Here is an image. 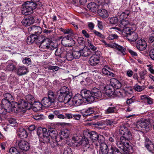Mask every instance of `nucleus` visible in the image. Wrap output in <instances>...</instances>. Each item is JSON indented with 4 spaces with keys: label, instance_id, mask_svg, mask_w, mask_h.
<instances>
[{
    "label": "nucleus",
    "instance_id": "obj_1",
    "mask_svg": "<svg viewBox=\"0 0 154 154\" xmlns=\"http://www.w3.org/2000/svg\"><path fill=\"white\" fill-rule=\"evenodd\" d=\"M82 94L88 103L93 102L95 98H100L102 96L100 90L96 88H93L91 90H88L86 89H83L82 90Z\"/></svg>",
    "mask_w": 154,
    "mask_h": 154
},
{
    "label": "nucleus",
    "instance_id": "obj_2",
    "mask_svg": "<svg viewBox=\"0 0 154 154\" xmlns=\"http://www.w3.org/2000/svg\"><path fill=\"white\" fill-rule=\"evenodd\" d=\"M84 139L85 140L83 141V145L86 147V148H89V143L88 138L91 139L92 141L94 142H95L97 139L99 135L95 131L89 132L86 131L84 134Z\"/></svg>",
    "mask_w": 154,
    "mask_h": 154
},
{
    "label": "nucleus",
    "instance_id": "obj_3",
    "mask_svg": "<svg viewBox=\"0 0 154 154\" xmlns=\"http://www.w3.org/2000/svg\"><path fill=\"white\" fill-rule=\"evenodd\" d=\"M37 4L32 2L27 1L23 5L22 13L24 15H29L33 12V9L37 7Z\"/></svg>",
    "mask_w": 154,
    "mask_h": 154
},
{
    "label": "nucleus",
    "instance_id": "obj_4",
    "mask_svg": "<svg viewBox=\"0 0 154 154\" xmlns=\"http://www.w3.org/2000/svg\"><path fill=\"white\" fill-rule=\"evenodd\" d=\"M40 41H39L38 44H40L39 48L43 50H47L50 49V40L48 38H45L41 35V38Z\"/></svg>",
    "mask_w": 154,
    "mask_h": 154
},
{
    "label": "nucleus",
    "instance_id": "obj_5",
    "mask_svg": "<svg viewBox=\"0 0 154 154\" xmlns=\"http://www.w3.org/2000/svg\"><path fill=\"white\" fill-rule=\"evenodd\" d=\"M83 98L85 99L82 94V91L81 94H77L75 95L71 100V104L76 106L81 105L83 102Z\"/></svg>",
    "mask_w": 154,
    "mask_h": 154
},
{
    "label": "nucleus",
    "instance_id": "obj_6",
    "mask_svg": "<svg viewBox=\"0 0 154 154\" xmlns=\"http://www.w3.org/2000/svg\"><path fill=\"white\" fill-rule=\"evenodd\" d=\"M150 125V122L148 121L141 120L137 122L136 127L139 129L144 128L146 131H148Z\"/></svg>",
    "mask_w": 154,
    "mask_h": 154
},
{
    "label": "nucleus",
    "instance_id": "obj_7",
    "mask_svg": "<svg viewBox=\"0 0 154 154\" xmlns=\"http://www.w3.org/2000/svg\"><path fill=\"white\" fill-rule=\"evenodd\" d=\"M72 94L71 92L68 93L64 95L59 96L58 100L60 102H64L65 103H67L72 100Z\"/></svg>",
    "mask_w": 154,
    "mask_h": 154
},
{
    "label": "nucleus",
    "instance_id": "obj_8",
    "mask_svg": "<svg viewBox=\"0 0 154 154\" xmlns=\"http://www.w3.org/2000/svg\"><path fill=\"white\" fill-rule=\"evenodd\" d=\"M18 147L23 151H26L30 148L29 143L26 141L24 140H21L17 142Z\"/></svg>",
    "mask_w": 154,
    "mask_h": 154
},
{
    "label": "nucleus",
    "instance_id": "obj_9",
    "mask_svg": "<svg viewBox=\"0 0 154 154\" xmlns=\"http://www.w3.org/2000/svg\"><path fill=\"white\" fill-rule=\"evenodd\" d=\"M48 131L49 135L51 137V138L54 140V141H55V142H54V146H57L58 142L57 139L58 134L57 131L55 128H50L48 129Z\"/></svg>",
    "mask_w": 154,
    "mask_h": 154
},
{
    "label": "nucleus",
    "instance_id": "obj_10",
    "mask_svg": "<svg viewBox=\"0 0 154 154\" xmlns=\"http://www.w3.org/2000/svg\"><path fill=\"white\" fill-rule=\"evenodd\" d=\"M41 38V35L38 36L36 35L32 34V35L29 36L27 39V43L28 44H30L35 42L38 44L39 41H40Z\"/></svg>",
    "mask_w": 154,
    "mask_h": 154
},
{
    "label": "nucleus",
    "instance_id": "obj_11",
    "mask_svg": "<svg viewBox=\"0 0 154 154\" xmlns=\"http://www.w3.org/2000/svg\"><path fill=\"white\" fill-rule=\"evenodd\" d=\"M100 54H98L96 53L90 58L89 61V63L92 66H94L98 64L100 61Z\"/></svg>",
    "mask_w": 154,
    "mask_h": 154
},
{
    "label": "nucleus",
    "instance_id": "obj_12",
    "mask_svg": "<svg viewBox=\"0 0 154 154\" xmlns=\"http://www.w3.org/2000/svg\"><path fill=\"white\" fill-rule=\"evenodd\" d=\"M35 22V19L34 17L30 15L27 17L25 18L22 21L21 23L24 26H30L33 24Z\"/></svg>",
    "mask_w": 154,
    "mask_h": 154
},
{
    "label": "nucleus",
    "instance_id": "obj_13",
    "mask_svg": "<svg viewBox=\"0 0 154 154\" xmlns=\"http://www.w3.org/2000/svg\"><path fill=\"white\" fill-rule=\"evenodd\" d=\"M28 30L29 32L31 34L35 33V35L40 34L42 31L41 27L38 26H32L29 27Z\"/></svg>",
    "mask_w": 154,
    "mask_h": 154
},
{
    "label": "nucleus",
    "instance_id": "obj_14",
    "mask_svg": "<svg viewBox=\"0 0 154 154\" xmlns=\"http://www.w3.org/2000/svg\"><path fill=\"white\" fill-rule=\"evenodd\" d=\"M11 102L5 99H2V100L1 104L8 112H10L12 111V105L11 103Z\"/></svg>",
    "mask_w": 154,
    "mask_h": 154
},
{
    "label": "nucleus",
    "instance_id": "obj_15",
    "mask_svg": "<svg viewBox=\"0 0 154 154\" xmlns=\"http://www.w3.org/2000/svg\"><path fill=\"white\" fill-rule=\"evenodd\" d=\"M147 46L146 42L143 40L141 39L137 42L136 47L137 49L140 51L145 50Z\"/></svg>",
    "mask_w": 154,
    "mask_h": 154
},
{
    "label": "nucleus",
    "instance_id": "obj_16",
    "mask_svg": "<svg viewBox=\"0 0 154 154\" xmlns=\"http://www.w3.org/2000/svg\"><path fill=\"white\" fill-rule=\"evenodd\" d=\"M144 144L145 147L149 151L152 152L154 150V145L147 137L145 138Z\"/></svg>",
    "mask_w": 154,
    "mask_h": 154
},
{
    "label": "nucleus",
    "instance_id": "obj_17",
    "mask_svg": "<svg viewBox=\"0 0 154 154\" xmlns=\"http://www.w3.org/2000/svg\"><path fill=\"white\" fill-rule=\"evenodd\" d=\"M110 84L111 86L114 88L119 89L122 87L121 82L116 79L112 78L110 80Z\"/></svg>",
    "mask_w": 154,
    "mask_h": 154
},
{
    "label": "nucleus",
    "instance_id": "obj_18",
    "mask_svg": "<svg viewBox=\"0 0 154 154\" xmlns=\"http://www.w3.org/2000/svg\"><path fill=\"white\" fill-rule=\"evenodd\" d=\"M125 37L130 42H135L138 38V35L137 34L134 32H131L129 34L125 35Z\"/></svg>",
    "mask_w": 154,
    "mask_h": 154
},
{
    "label": "nucleus",
    "instance_id": "obj_19",
    "mask_svg": "<svg viewBox=\"0 0 154 154\" xmlns=\"http://www.w3.org/2000/svg\"><path fill=\"white\" fill-rule=\"evenodd\" d=\"M43 131H44V133H43V135L40 137L41 139L40 140L43 143H48L50 140L49 134H48L47 129H44Z\"/></svg>",
    "mask_w": 154,
    "mask_h": 154
},
{
    "label": "nucleus",
    "instance_id": "obj_20",
    "mask_svg": "<svg viewBox=\"0 0 154 154\" xmlns=\"http://www.w3.org/2000/svg\"><path fill=\"white\" fill-rule=\"evenodd\" d=\"M26 100L28 103L29 107L32 106L35 102V100L34 97L31 94H28L26 96Z\"/></svg>",
    "mask_w": 154,
    "mask_h": 154
},
{
    "label": "nucleus",
    "instance_id": "obj_21",
    "mask_svg": "<svg viewBox=\"0 0 154 154\" xmlns=\"http://www.w3.org/2000/svg\"><path fill=\"white\" fill-rule=\"evenodd\" d=\"M16 103L19 106V107H21L22 109L25 108L28 109L30 108L27 102L23 99H20Z\"/></svg>",
    "mask_w": 154,
    "mask_h": 154
},
{
    "label": "nucleus",
    "instance_id": "obj_22",
    "mask_svg": "<svg viewBox=\"0 0 154 154\" xmlns=\"http://www.w3.org/2000/svg\"><path fill=\"white\" fill-rule=\"evenodd\" d=\"M109 70H111L110 67L106 65H105L102 70V72L106 75H109L112 77L115 76V74L112 72H110Z\"/></svg>",
    "mask_w": 154,
    "mask_h": 154
},
{
    "label": "nucleus",
    "instance_id": "obj_23",
    "mask_svg": "<svg viewBox=\"0 0 154 154\" xmlns=\"http://www.w3.org/2000/svg\"><path fill=\"white\" fill-rule=\"evenodd\" d=\"M17 70V74L20 76L26 74L29 72L27 69L24 66L18 67Z\"/></svg>",
    "mask_w": 154,
    "mask_h": 154
},
{
    "label": "nucleus",
    "instance_id": "obj_24",
    "mask_svg": "<svg viewBox=\"0 0 154 154\" xmlns=\"http://www.w3.org/2000/svg\"><path fill=\"white\" fill-rule=\"evenodd\" d=\"M97 13L101 17L103 18H106L109 16L108 13L104 9H99L97 10Z\"/></svg>",
    "mask_w": 154,
    "mask_h": 154
},
{
    "label": "nucleus",
    "instance_id": "obj_25",
    "mask_svg": "<svg viewBox=\"0 0 154 154\" xmlns=\"http://www.w3.org/2000/svg\"><path fill=\"white\" fill-rule=\"evenodd\" d=\"M78 137H73L72 138V142L73 144V145L74 146H80L81 144L82 145V146L83 148H86V147H85L83 145V141L82 142L80 140H78ZM85 140L84 138L83 139L82 141L83 140Z\"/></svg>",
    "mask_w": 154,
    "mask_h": 154
},
{
    "label": "nucleus",
    "instance_id": "obj_26",
    "mask_svg": "<svg viewBox=\"0 0 154 154\" xmlns=\"http://www.w3.org/2000/svg\"><path fill=\"white\" fill-rule=\"evenodd\" d=\"M18 135L21 138H26L28 136V134L26 131L23 128L19 129L18 131Z\"/></svg>",
    "mask_w": 154,
    "mask_h": 154
},
{
    "label": "nucleus",
    "instance_id": "obj_27",
    "mask_svg": "<svg viewBox=\"0 0 154 154\" xmlns=\"http://www.w3.org/2000/svg\"><path fill=\"white\" fill-rule=\"evenodd\" d=\"M68 93H70L69 91L68 88L66 86H64L62 87L59 91L57 95L58 97L59 96H63Z\"/></svg>",
    "mask_w": 154,
    "mask_h": 154
},
{
    "label": "nucleus",
    "instance_id": "obj_28",
    "mask_svg": "<svg viewBox=\"0 0 154 154\" xmlns=\"http://www.w3.org/2000/svg\"><path fill=\"white\" fill-rule=\"evenodd\" d=\"M42 104L43 106L45 107H48L51 105V103H53L51 100L47 97L44 98L41 100Z\"/></svg>",
    "mask_w": 154,
    "mask_h": 154
},
{
    "label": "nucleus",
    "instance_id": "obj_29",
    "mask_svg": "<svg viewBox=\"0 0 154 154\" xmlns=\"http://www.w3.org/2000/svg\"><path fill=\"white\" fill-rule=\"evenodd\" d=\"M69 135V132L68 130L66 129L61 131L60 134V138L61 140L67 138Z\"/></svg>",
    "mask_w": 154,
    "mask_h": 154
},
{
    "label": "nucleus",
    "instance_id": "obj_30",
    "mask_svg": "<svg viewBox=\"0 0 154 154\" xmlns=\"http://www.w3.org/2000/svg\"><path fill=\"white\" fill-rule=\"evenodd\" d=\"M122 135L123 136L120 137L121 140H122L124 139L125 140V141L126 140H131L132 138L131 133L128 130Z\"/></svg>",
    "mask_w": 154,
    "mask_h": 154
},
{
    "label": "nucleus",
    "instance_id": "obj_31",
    "mask_svg": "<svg viewBox=\"0 0 154 154\" xmlns=\"http://www.w3.org/2000/svg\"><path fill=\"white\" fill-rule=\"evenodd\" d=\"M96 141V143H94V144L96 147H97L99 146H100V144H105L104 143V137L103 136L101 135H99V136L97 138Z\"/></svg>",
    "mask_w": 154,
    "mask_h": 154
},
{
    "label": "nucleus",
    "instance_id": "obj_32",
    "mask_svg": "<svg viewBox=\"0 0 154 154\" xmlns=\"http://www.w3.org/2000/svg\"><path fill=\"white\" fill-rule=\"evenodd\" d=\"M126 141L125 140H121V137H120V139L117 141L116 144L117 146L123 151V150L125 149V143Z\"/></svg>",
    "mask_w": 154,
    "mask_h": 154
},
{
    "label": "nucleus",
    "instance_id": "obj_33",
    "mask_svg": "<svg viewBox=\"0 0 154 154\" xmlns=\"http://www.w3.org/2000/svg\"><path fill=\"white\" fill-rule=\"evenodd\" d=\"M105 93L106 94L109 96H112L114 94V88L110 86H107L106 87Z\"/></svg>",
    "mask_w": 154,
    "mask_h": 154
},
{
    "label": "nucleus",
    "instance_id": "obj_34",
    "mask_svg": "<svg viewBox=\"0 0 154 154\" xmlns=\"http://www.w3.org/2000/svg\"><path fill=\"white\" fill-rule=\"evenodd\" d=\"M118 153L121 154L119 150L115 147L111 146L109 149H108V152L107 154H117Z\"/></svg>",
    "mask_w": 154,
    "mask_h": 154
},
{
    "label": "nucleus",
    "instance_id": "obj_35",
    "mask_svg": "<svg viewBox=\"0 0 154 154\" xmlns=\"http://www.w3.org/2000/svg\"><path fill=\"white\" fill-rule=\"evenodd\" d=\"M98 7V6L94 2H91L87 5V8L93 12L96 11Z\"/></svg>",
    "mask_w": 154,
    "mask_h": 154
},
{
    "label": "nucleus",
    "instance_id": "obj_36",
    "mask_svg": "<svg viewBox=\"0 0 154 154\" xmlns=\"http://www.w3.org/2000/svg\"><path fill=\"white\" fill-rule=\"evenodd\" d=\"M100 153L107 154L108 152V148L106 144H102L100 145Z\"/></svg>",
    "mask_w": 154,
    "mask_h": 154
},
{
    "label": "nucleus",
    "instance_id": "obj_37",
    "mask_svg": "<svg viewBox=\"0 0 154 154\" xmlns=\"http://www.w3.org/2000/svg\"><path fill=\"white\" fill-rule=\"evenodd\" d=\"M66 52L64 47H58L56 50L55 54L56 56L60 57L61 54H64Z\"/></svg>",
    "mask_w": 154,
    "mask_h": 154
},
{
    "label": "nucleus",
    "instance_id": "obj_38",
    "mask_svg": "<svg viewBox=\"0 0 154 154\" xmlns=\"http://www.w3.org/2000/svg\"><path fill=\"white\" fill-rule=\"evenodd\" d=\"M105 113L106 114H109L113 113H116V107H108L107 109L105 110Z\"/></svg>",
    "mask_w": 154,
    "mask_h": 154
},
{
    "label": "nucleus",
    "instance_id": "obj_39",
    "mask_svg": "<svg viewBox=\"0 0 154 154\" xmlns=\"http://www.w3.org/2000/svg\"><path fill=\"white\" fill-rule=\"evenodd\" d=\"M80 50L82 56L85 57L90 54V52L87 47H84L83 49Z\"/></svg>",
    "mask_w": 154,
    "mask_h": 154
},
{
    "label": "nucleus",
    "instance_id": "obj_40",
    "mask_svg": "<svg viewBox=\"0 0 154 154\" xmlns=\"http://www.w3.org/2000/svg\"><path fill=\"white\" fill-rule=\"evenodd\" d=\"M4 98L3 99H5L12 102H13L14 100L13 97L12 95L9 93H6L4 94Z\"/></svg>",
    "mask_w": 154,
    "mask_h": 154
},
{
    "label": "nucleus",
    "instance_id": "obj_41",
    "mask_svg": "<svg viewBox=\"0 0 154 154\" xmlns=\"http://www.w3.org/2000/svg\"><path fill=\"white\" fill-rule=\"evenodd\" d=\"M131 28L128 26L122 28V31H123V35L125 38V35H127V34H129L131 32Z\"/></svg>",
    "mask_w": 154,
    "mask_h": 154
},
{
    "label": "nucleus",
    "instance_id": "obj_42",
    "mask_svg": "<svg viewBox=\"0 0 154 154\" xmlns=\"http://www.w3.org/2000/svg\"><path fill=\"white\" fill-rule=\"evenodd\" d=\"M48 98L51 100V101L54 102L55 96L52 91H49L48 93Z\"/></svg>",
    "mask_w": 154,
    "mask_h": 154
},
{
    "label": "nucleus",
    "instance_id": "obj_43",
    "mask_svg": "<svg viewBox=\"0 0 154 154\" xmlns=\"http://www.w3.org/2000/svg\"><path fill=\"white\" fill-rule=\"evenodd\" d=\"M19 106L18 105L16 107L15 106H14L13 107V106L12 107V111L11 112H14L15 113L19 112H21L22 111V108L21 107H19Z\"/></svg>",
    "mask_w": 154,
    "mask_h": 154
},
{
    "label": "nucleus",
    "instance_id": "obj_44",
    "mask_svg": "<svg viewBox=\"0 0 154 154\" xmlns=\"http://www.w3.org/2000/svg\"><path fill=\"white\" fill-rule=\"evenodd\" d=\"M73 56L75 58L79 59L81 56L80 50L76 51L74 50L72 52Z\"/></svg>",
    "mask_w": 154,
    "mask_h": 154
},
{
    "label": "nucleus",
    "instance_id": "obj_45",
    "mask_svg": "<svg viewBox=\"0 0 154 154\" xmlns=\"http://www.w3.org/2000/svg\"><path fill=\"white\" fill-rule=\"evenodd\" d=\"M73 4H77L84 5L87 2V0H72Z\"/></svg>",
    "mask_w": 154,
    "mask_h": 154
},
{
    "label": "nucleus",
    "instance_id": "obj_46",
    "mask_svg": "<svg viewBox=\"0 0 154 154\" xmlns=\"http://www.w3.org/2000/svg\"><path fill=\"white\" fill-rule=\"evenodd\" d=\"M129 24L128 21L123 20H122L121 23L119 25V26L122 28H123L128 26Z\"/></svg>",
    "mask_w": 154,
    "mask_h": 154
},
{
    "label": "nucleus",
    "instance_id": "obj_47",
    "mask_svg": "<svg viewBox=\"0 0 154 154\" xmlns=\"http://www.w3.org/2000/svg\"><path fill=\"white\" fill-rule=\"evenodd\" d=\"M128 130V129L127 127L124 126H122L120 127L119 129V133L122 135L124 134Z\"/></svg>",
    "mask_w": 154,
    "mask_h": 154
},
{
    "label": "nucleus",
    "instance_id": "obj_48",
    "mask_svg": "<svg viewBox=\"0 0 154 154\" xmlns=\"http://www.w3.org/2000/svg\"><path fill=\"white\" fill-rule=\"evenodd\" d=\"M115 47L119 51H120L123 55L125 54L124 53H125V51L126 49L125 48L118 45H116Z\"/></svg>",
    "mask_w": 154,
    "mask_h": 154
},
{
    "label": "nucleus",
    "instance_id": "obj_49",
    "mask_svg": "<svg viewBox=\"0 0 154 154\" xmlns=\"http://www.w3.org/2000/svg\"><path fill=\"white\" fill-rule=\"evenodd\" d=\"M147 71L146 70H143L139 72L140 78L141 80L145 79V76L146 75Z\"/></svg>",
    "mask_w": 154,
    "mask_h": 154
},
{
    "label": "nucleus",
    "instance_id": "obj_50",
    "mask_svg": "<svg viewBox=\"0 0 154 154\" xmlns=\"http://www.w3.org/2000/svg\"><path fill=\"white\" fill-rule=\"evenodd\" d=\"M44 129H47L46 128H43L40 127L38 128L37 130V133L38 135L40 137L42 136V135H43V133H44Z\"/></svg>",
    "mask_w": 154,
    "mask_h": 154
},
{
    "label": "nucleus",
    "instance_id": "obj_51",
    "mask_svg": "<svg viewBox=\"0 0 154 154\" xmlns=\"http://www.w3.org/2000/svg\"><path fill=\"white\" fill-rule=\"evenodd\" d=\"M62 31L65 34H69L71 35H73V32L72 29H62Z\"/></svg>",
    "mask_w": 154,
    "mask_h": 154
},
{
    "label": "nucleus",
    "instance_id": "obj_52",
    "mask_svg": "<svg viewBox=\"0 0 154 154\" xmlns=\"http://www.w3.org/2000/svg\"><path fill=\"white\" fill-rule=\"evenodd\" d=\"M66 59L68 61H71L74 58L73 56L72 53L71 52H68L67 53L66 55Z\"/></svg>",
    "mask_w": 154,
    "mask_h": 154
},
{
    "label": "nucleus",
    "instance_id": "obj_53",
    "mask_svg": "<svg viewBox=\"0 0 154 154\" xmlns=\"http://www.w3.org/2000/svg\"><path fill=\"white\" fill-rule=\"evenodd\" d=\"M75 43L74 41L71 38H69L68 36L67 47H72L75 44Z\"/></svg>",
    "mask_w": 154,
    "mask_h": 154
},
{
    "label": "nucleus",
    "instance_id": "obj_54",
    "mask_svg": "<svg viewBox=\"0 0 154 154\" xmlns=\"http://www.w3.org/2000/svg\"><path fill=\"white\" fill-rule=\"evenodd\" d=\"M34 105L35 106V108L38 110H41L42 108V106H43V104H42V101L41 102H36L35 101V102Z\"/></svg>",
    "mask_w": 154,
    "mask_h": 154
},
{
    "label": "nucleus",
    "instance_id": "obj_55",
    "mask_svg": "<svg viewBox=\"0 0 154 154\" xmlns=\"http://www.w3.org/2000/svg\"><path fill=\"white\" fill-rule=\"evenodd\" d=\"M68 36L65 37L63 38L61 41V44L64 46L67 47L68 44Z\"/></svg>",
    "mask_w": 154,
    "mask_h": 154
},
{
    "label": "nucleus",
    "instance_id": "obj_56",
    "mask_svg": "<svg viewBox=\"0 0 154 154\" xmlns=\"http://www.w3.org/2000/svg\"><path fill=\"white\" fill-rule=\"evenodd\" d=\"M22 62L23 64L30 65L31 64V59L29 58L25 57L22 60Z\"/></svg>",
    "mask_w": 154,
    "mask_h": 154
},
{
    "label": "nucleus",
    "instance_id": "obj_57",
    "mask_svg": "<svg viewBox=\"0 0 154 154\" xmlns=\"http://www.w3.org/2000/svg\"><path fill=\"white\" fill-rule=\"evenodd\" d=\"M16 66L13 63H10L9 64L7 67V69L8 71H13L16 68Z\"/></svg>",
    "mask_w": 154,
    "mask_h": 154
},
{
    "label": "nucleus",
    "instance_id": "obj_58",
    "mask_svg": "<svg viewBox=\"0 0 154 154\" xmlns=\"http://www.w3.org/2000/svg\"><path fill=\"white\" fill-rule=\"evenodd\" d=\"M109 21L111 23L113 24H116L118 21V19L115 17H112L109 19Z\"/></svg>",
    "mask_w": 154,
    "mask_h": 154
},
{
    "label": "nucleus",
    "instance_id": "obj_59",
    "mask_svg": "<svg viewBox=\"0 0 154 154\" xmlns=\"http://www.w3.org/2000/svg\"><path fill=\"white\" fill-rule=\"evenodd\" d=\"M125 145L124 148H125V149L123 150V151H129L130 149H132V147L128 142H127L125 141Z\"/></svg>",
    "mask_w": 154,
    "mask_h": 154
},
{
    "label": "nucleus",
    "instance_id": "obj_60",
    "mask_svg": "<svg viewBox=\"0 0 154 154\" xmlns=\"http://www.w3.org/2000/svg\"><path fill=\"white\" fill-rule=\"evenodd\" d=\"M145 87L143 86H140L139 85H135L134 87V89L138 91H141L143 90Z\"/></svg>",
    "mask_w": 154,
    "mask_h": 154
},
{
    "label": "nucleus",
    "instance_id": "obj_61",
    "mask_svg": "<svg viewBox=\"0 0 154 154\" xmlns=\"http://www.w3.org/2000/svg\"><path fill=\"white\" fill-rule=\"evenodd\" d=\"M88 44L90 48L93 51H95L97 50V47L94 46L91 43V42L89 40H87Z\"/></svg>",
    "mask_w": 154,
    "mask_h": 154
},
{
    "label": "nucleus",
    "instance_id": "obj_62",
    "mask_svg": "<svg viewBox=\"0 0 154 154\" xmlns=\"http://www.w3.org/2000/svg\"><path fill=\"white\" fill-rule=\"evenodd\" d=\"M2 105L0 104V114L5 115L7 113V111L2 106Z\"/></svg>",
    "mask_w": 154,
    "mask_h": 154
},
{
    "label": "nucleus",
    "instance_id": "obj_63",
    "mask_svg": "<svg viewBox=\"0 0 154 154\" xmlns=\"http://www.w3.org/2000/svg\"><path fill=\"white\" fill-rule=\"evenodd\" d=\"M135 99V97L134 96H133L131 98L128 99L127 100V103L129 105H130L131 104L133 103Z\"/></svg>",
    "mask_w": 154,
    "mask_h": 154
},
{
    "label": "nucleus",
    "instance_id": "obj_64",
    "mask_svg": "<svg viewBox=\"0 0 154 154\" xmlns=\"http://www.w3.org/2000/svg\"><path fill=\"white\" fill-rule=\"evenodd\" d=\"M9 152L11 154H20L19 152L17 151V149L14 147L11 148L9 149Z\"/></svg>",
    "mask_w": 154,
    "mask_h": 154
}]
</instances>
